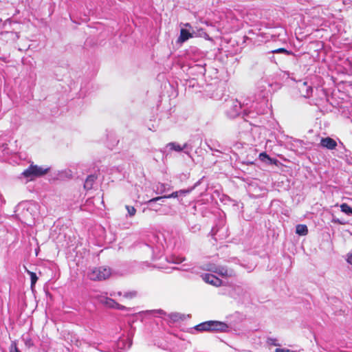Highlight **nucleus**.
<instances>
[{
  "label": "nucleus",
  "instance_id": "f257e3e1",
  "mask_svg": "<svg viewBox=\"0 0 352 352\" xmlns=\"http://www.w3.org/2000/svg\"><path fill=\"white\" fill-rule=\"evenodd\" d=\"M227 324L216 320H209L201 322L195 326V329L199 331H219L225 332L228 329Z\"/></svg>",
  "mask_w": 352,
  "mask_h": 352
},
{
  "label": "nucleus",
  "instance_id": "f03ea898",
  "mask_svg": "<svg viewBox=\"0 0 352 352\" xmlns=\"http://www.w3.org/2000/svg\"><path fill=\"white\" fill-rule=\"evenodd\" d=\"M50 168L47 166H39L38 165L31 164L29 167L25 169L22 175L24 177L29 178L30 181L35 177H39L48 173Z\"/></svg>",
  "mask_w": 352,
  "mask_h": 352
},
{
  "label": "nucleus",
  "instance_id": "7ed1b4c3",
  "mask_svg": "<svg viewBox=\"0 0 352 352\" xmlns=\"http://www.w3.org/2000/svg\"><path fill=\"white\" fill-rule=\"evenodd\" d=\"M111 274V270L107 267H98L93 268L89 273L88 277L94 281H101L107 279Z\"/></svg>",
  "mask_w": 352,
  "mask_h": 352
},
{
  "label": "nucleus",
  "instance_id": "20e7f679",
  "mask_svg": "<svg viewBox=\"0 0 352 352\" xmlns=\"http://www.w3.org/2000/svg\"><path fill=\"white\" fill-rule=\"evenodd\" d=\"M100 302L108 308H113L117 309L123 310L125 309L126 307L123 305L118 304L114 300L110 298L104 297L100 300Z\"/></svg>",
  "mask_w": 352,
  "mask_h": 352
},
{
  "label": "nucleus",
  "instance_id": "39448f33",
  "mask_svg": "<svg viewBox=\"0 0 352 352\" xmlns=\"http://www.w3.org/2000/svg\"><path fill=\"white\" fill-rule=\"evenodd\" d=\"M320 146L329 150H333L337 146V142L331 138H322L320 140Z\"/></svg>",
  "mask_w": 352,
  "mask_h": 352
},
{
  "label": "nucleus",
  "instance_id": "423d86ee",
  "mask_svg": "<svg viewBox=\"0 0 352 352\" xmlns=\"http://www.w3.org/2000/svg\"><path fill=\"white\" fill-rule=\"evenodd\" d=\"M203 278L206 283L214 286H220L221 284V280L213 274H206Z\"/></svg>",
  "mask_w": 352,
  "mask_h": 352
},
{
  "label": "nucleus",
  "instance_id": "0eeeda50",
  "mask_svg": "<svg viewBox=\"0 0 352 352\" xmlns=\"http://www.w3.org/2000/svg\"><path fill=\"white\" fill-rule=\"evenodd\" d=\"M214 272L223 277H230L233 275V271L228 270L225 267H218L215 268Z\"/></svg>",
  "mask_w": 352,
  "mask_h": 352
},
{
  "label": "nucleus",
  "instance_id": "6e6552de",
  "mask_svg": "<svg viewBox=\"0 0 352 352\" xmlns=\"http://www.w3.org/2000/svg\"><path fill=\"white\" fill-rule=\"evenodd\" d=\"M97 179V176L94 175H89L85 182L84 188L87 190H91L93 188L94 183Z\"/></svg>",
  "mask_w": 352,
  "mask_h": 352
},
{
  "label": "nucleus",
  "instance_id": "1a4fd4ad",
  "mask_svg": "<svg viewBox=\"0 0 352 352\" xmlns=\"http://www.w3.org/2000/svg\"><path fill=\"white\" fill-rule=\"evenodd\" d=\"M191 37H192V34L191 33L186 29H182L180 31V36L178 38V42L184 43Z\"/></svg>",
  "mask_w": 352,
  "mask_h": 352
},
{
  "label": "nucleus",
  "instance_id": "9d476101",
  "mask_svg": "<svg viewBox=\"0 0 352 352\" xmlns=\"http://www.w3.org/2000/svg\"><path fill=\"white\" fill-rule=\"evenodd\" d=\"M179 195V192L178 191H175V192H173V193H171L170 195H164V196H160V197H154L153 199H151L148 201V204H151L153 202H155L157 201H159V200H161V199H168V198H176Z\"/></svg>",
  "mask_w": 352,
  "mask_h": 352
},
{
  "label": "nucleus",
  "instance_id": "9b49d317",
  "mask_svg": "<svg viewBox=\"0 0 352 352\" xmlns=\"http://www.w3.org/2000/svg\"><path fill=\"white\" fill-rule=\"evenodd\" d=\"M296 232L298 235L305 236L308 233V229L306 225L298 224L296 226Z\"/></svg>",
  "mask_w": 352,
  "mask_h": 352
},
{
  "label": "nucleus",
  "instance_id": "f8f14e48",
  "mask_svg": "<svg viewBox=\"0 0 352 352\" xmlns=\"http://www.w3.org/2000/svg\"><path fill=\"white\" fill-rule=\"evenodd\" d=\"M340 210L342 212L346 214L352 215V208L350 207L347 204L343 203L340 205Z\"/></svg>",
  "mask_w": 352,
  "mask_h": 352
},
{
  "label": "nucleus",
  "instance_id": "ddd939ff",
  "mask_svg": "<svg viewBox=\"0 0 352 352\" xmlns=\"http://www.w3.org/2000/svg\"><path fill=\"white\" fill-rule=\"evenodd\" d=\"M27 272H28V274L30 276L31 287L33 288L34 287L36 281L38 280V277H37V276H36L35 272H31V271H29V270H27Z\"/></svg>",
  "mask_w": 352,
  "mask_h": 352
},
{
  "label": "nucleus",
  "instance_id": "4468645a",
  "mask_svg": "<svg viewBox=\"0 0 352 352\" xmlns=\"http://www.w3.org/2000/svg\"><path fill=\"white\" fill-rule=\"evenodd\" d=\"M272 52L274 53V54L283 53V54H285L287 55H290V54H292V52L288 51L287 50H286L285 48H283V47L278 48V49H276L274 50H272Z\"/></svg>",
  "mask_w": 352,
  "mask_h": 352
},
{
  "label": "nucleus",
  "instance_id": "2eb2a0df",
  "mask_svg": "<svg viewBox=\"0 0 352 352\" xmlns=\"http://www.w3.org/2000/svg\"><path fill=\"white\" fill-rule=\"evenodd\" d=\"M168 146L170 147L171 149H173L176 151H182L186 146H182L179 144H177L175 143H170Z\"/></svg>",
  "mask_w": 352,
  "mask_h": 352
},
{
  "label": "nucleus",
  "instance_id": "dca6fc26",
  "mask_svg": "<svg viewBox=\"0 0 352 352\" xmlns=\"http://www.w3.org/2000/svg\"><path fill=\"white\" fill-rule=\"evenodd\" d=\"M9 352H21L19 348L17 347V344L16 341H12L9 348Z\"/></svg>",
  "mask_w": 352,
  "mask_h": 352
},
{
  "label": "nucleus",
  "instance_id": "f3484780",
  "mask_svg": "<svg viewBox=\"0 0 352 352\" xmlns=\"http://www.w3.org/2000/svg\"><path fill=\"white\" fill-rule=\"evenodd\" d=\"M126 209L131 217L134 216L136 213V209L133 206H126Z\"/></svg>",
  "mask_w": 352,
  "mask_h": 352
},
{
  "label": "nucleus",
  "instance_id": "a211bd4d",
  "mask_svg": "<svg viewBox=\"0 0 352 352\" xmlns=\"http://www.w3.org/2000/svg\"><path fill=\"white\" fill-rule=\"evenodd\" d=\"M259 159L261 161H264L265 159L268 160L270 159V156L265 152L260 153L259 155Z\"/></svg>",
  "mask_w": 352,
  "mask_h": 352
},
{
  "label": "nucleus",
  "instance_id": "6ab92c4d",
  "mask_svg": "<svg viewBox=\"0 0 352 352\" xmlns=\"http://www.w3.org/2000/svg\"><path fill=\"white\" fill-rule=\"evenodd\" d=\"M135 295H136L135 292H130V293H126L124 295V297H126L127 298H133L135 296Z\"/></svg>",
  "mask_w": 352,
  "mask_h": 352
},
{
  "label": "nucleus",
  "instance_id": "aec40b11",
  "mask_svg": "<svg viewBox=\"0 0 352 352\" xmlns=\"http://www.w3.org/2000/svg\"><path fill=\"white\" fill-rule=\"evenodd\" d=\"M275 352H294L287 349H276Z\"/></svg>",
  "mask_w": 352,
  "mask_h": 352
},
{
  "label": "nucleus",
  "instance_id": "412c9836",
  "mask_svg": "<svg viewBox=\"0 0 352 352\" xmlns=\"http://www.w3.org/2000/svg\"><path fill=\"white\" fill-rule=\"evenodd\" d=\"M152 312H155L161 315H165V312L162 309L153 310Z\"/></svg>",
  "mask_w": 352,
  "mask_h": 352
},
{
  "label": "nucleus",
  "instance_id": "4be33fe9",
  "mask_svg": "<svg viewBox=\"0 0 352 352\" xmlns=\"http://www.w3.org/2000/svg\"><path fill=\"white\" fill-rule=\"evenodd\" d=\"M269 342L273 345H275V346H277L278 345V344L276 343V339H270L269 340Z\"/></svg>",
  "mask_w": 352,
  "mask_h": 352
},
{
  "label": "nucleus",
  "instance_id": "5701e85b",
  "mask_svg": "<svg viewBox=\"0 0 352 352\" xmlns=\"http://www.w3.org/2000/svg\"><path fill=\"white\" fill-rule=\"evenodd\" d=\"M268 160L270 162L271 164H276V162H277L276 159H272V158L270 157V159H268Z\"/></svg>",
  "mask_w": 352,
  "mask_h": 352
},
{
  "label": "nucleus",
  "instance_id": "b1692460",
  "mask_svg": "<svg viewBox=\"0 0 352 352\" xmlns=\"http://www.w3.org/2000/svg\"><path fill=\"white\" fill-rule=\"evenodd\" d=\"M178 192H179V194H184V195L186 193L189 192L190 191L189 190H179Z\"/></svg>",
  "mask_w": 352,
  "mask_h": 352
},
{
  "label": "nucleus",
  "instance_id": "393cba45",
  "mask_svg": "<svg viewBox=\"0 0 352 352\" xmlns=\"http://www.w3.org/2000/svg\"><path fill=\"white\" fill-rule=\"evenodd\" d=\"M184 260V258L180 260L178 263H182Z\"/></svg>",
  "mask_w": 352,
  "mask_h": 352
}]
</instances>
